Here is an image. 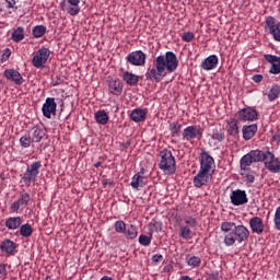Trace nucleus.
Segmentation results:
<instances>
[{
  "label": "nucleus",
  "mask_w": 280,
  "mask_h": 280,
  "mask_svg": "<svg viewBox=\"0 0 280 280\" xmlns=\"http://www.w3.org/2000/svg\"><path fill=\"white\" fill-rule=\"evenodd\" d=\"M5 277H8L7 265L0 262V279H5Z\"/></svg>",
  "instance_id": "47"
},
{
  "label": "nucleus",
  "mask_w": 280,
  "mask_h": 280,
  "mask_svg": "<svg viewBox=\"0 0 280 280\" xmlns=\"http://www.w3.org/2000/svg\"><path fill=\"white\" fill-rule=\"evenodd\" d=\"M132 189H139V187H145L148 185V178L141 175H133L130 183Z\"/></svg>",
  "instance_id": "26"
},
{
  "label": "nucleus",
  "mask_w": 280,
  "mask_h": 280,
  "mask_svg": "<svg viewBox=\"0 0 280 280\" xmlns=\"http://www.w3.org/2000/svg\"><path fill=\"white\" fill-rule=\"evenodd\" d=\"M221 231L228 233L223 241L225 246H233L235 242L242 244V242H247L248 237H250V231L244 225H236L235 222H222Z\"/></svg>",
  "instance_id": "4"
},
{
  "label": "nucleus",
  "mask_w": 280,
  "mask_h": 280,
  "mask_svg": "<svg viewBox=\"0 0 280 280\" xmlns=\"http://www.w3.org/2000/svg\"><path fill=\"white\" fill-rule=\"evenodd\" d=\"M230 200L234 207H242V205H246L248 202V196L246 195V190H233L230 195Z\"/></svg>",
  "instance_id": "12"
},
{
  "label": "nucleus",
  "mask_w": 280,
  "mask_h": 280,
  "mask_svg": "<svg viewBox=\"0 0 280 280\" xmlns=\"http://www.w3.org/2000/svg\"><path fill=\"white\" fill-rule=\"evenodd\" d=\"M264 59L266 60V62H269V65H271L269 69V73H271V75H279L280 57L277 55L267 54V55H264Z\"/></svg>",
  "instance_id": "16"
},
{
  "label": "nucleus",
  "mask_w": 280,
  "mask_h": 280,
  "mask_svg": "<svg viewBox=\"0 0 280 280\" xmlns=\"http://www.w3.org/2000/svg\"><path fill=\"white\" fill-rule=\"evenodd\" d=\"M139 244L141 246H150V244H152V236H148L145 234H141L139 236Z\"/></svg>",
  "instance_id": "42"
},
{
  "label": "nucleus",
  "mask_w": 280,
  "mask_h": 280,
  "mask_svg": "<svg viewBox=\"0 0 280 280\" xmlns=\"http://www.w3.org/2000/svg\"><path fill=\"white\" fill-rule=\"evenodd\" d=\"M145 52L142 50L131 51L127 57L126 61L132 67H144L145 66Z\"/></svg>",
  "instance_id": "10"
},
{
  "label": "nucleus",
  "mask_w": 280,
  "mask_h": 280,
  "mask_svg": "<svg viewBox=\"0 0 280 280\" xmlns=\"http://www.w3.org/2000/svg\"><path fill=\"white\" fill-rule=\"evenodd\" d=\"M266 30L271 34L273 40L280 43V22H277L273 16L266 19Z\"/></svg>",
  "instance_id": "11"
},
{
  "label": "nucleus",
  "mask_w": 280,
  "mask_h": 280,
  "mask_svg": "<svg viewBox=\"0 0 280 280\" xmlns=\"http://www.w3.org/2000/svg\"><path fill=\"white\" fill-rule=\"evenodd\" d=\"M10 56H12V50H10V48H5L4 50H2L1 54V61L5 62V60H8Z\"/></svg>",
  "instance_id": "46"
},
{
  "label": "nucleus",
  "mask_w": 280,
  "mask_h": 280,
  "mask_svg": "<svg viewBox=\"0 0 280 280\" xmlns=\"http://www.w3.org/2000/svg\"><path fill=\"white\" fill-rule=\"evenodd\" d=\"M122 80L126 82V84H128L129 86H135L136 84L139 83V75L132 73V72H129V71H126L124 72L122 74Z\"/></svg>",
  "instance_id": "28"
},
{
  "label": "nucleus",
  "mask_w": 280,
  "mask_h": 280,
  "mask_svg": "<svg viewBox=\"0 0 280 280\" xmlns=\"http://www.w3.org/2000/svg\"><path fill=\"white\" fill-rule=\"evenodd\" d=\"M124 235L127 240H135L137 238V235H139V232L137 230V226L129 225L125 229Z\"/></svg>",
  "instance_id": "30"
},
{
  "label": "nucleus",
  "mask_w": 280,
  "mask_h": 280,
  "mask_svg": "<svg viewBox=\"0 0 280 280\" xmlns=\"http://www.w3.org/2000/svg\"><path fill=\"white\" fill-rule=\"evenodd\" d=\"M185 224L190 226V229H195L196 224H198V221L194 217H188L184 219Z\"/></svg>",
  "instance_id": "44"
},
{
  "label": "nucleus",
  "mask_w": 280,
  "mask_h": 280,
  "mask_svg": "<svg viewBox=\"0 0 280 280\" xmlns=\"http://www.w3.org/2000/svg\"><path fill=\"white\" fill-rule=\"evenodd\" d=\"M34 141L32 140L31 136H22L20 138V145L21 148H30Z\"/></svg>",
  "instance_id": "40"
},
{
  "label": "nucleus",
  "mask_w": 280,
  "mask_h": 280,
  "mask_svg": "<svg viewBox=\"0 0 280 280\" xmlns=\"http://www.w3.org/2000/svg\"><path fill=\"white\" fill-rule=\"evenodd\" d=\"M179 231H180L179 236L183 240H191V237H194V232L189 226L182 225L179 228Z\"/></svg>",
  "instance_id": "35"
},
{
  "label": "nucleus",
  "mask_w": 280,
  "mask_h": 280,
  "mask_svg": "<svg viewBox=\"0 0 280 280\" xmlns=\"http://www.w3.org/2000/svg\"><path fill=\"white\" fill-rule=\"evenodd\" d=\"M116 233H126V222L122 220L116 221L114 224Z\"/></svg>",
  "instance_id": "41"
},
{
  "label": "nucleus",
  "mask_w": 280,
  "mask_h": 280,
  "mask_svg": "<svg viewBox=\"0 0 280 280\" xmlns=\"http://www.w3.org/2000/svg\"><path fill=\"white\" fill-rule=\"evenodd\" d=\"M7 8L14 9V5H16V0H7Z\"/></svg>",
  "instance_id": "50"
},
{
  "label": "nucleus",
  "mask_w": 280,
  "mask_h": 280,
  "mask_svg": "<svg viewBox=\"0 0 280 280\" xmlns=\"http://www.w3.org/2000/svg\"><path fill=\"white\" fill-rule=\"evenodd\" d=\"M0 145H1V141H0Z\"/></svg>",
  "instance_id": "56"
},
{
  "label": "nucleus",
  "mask_w": 280,
  "mask_h": 280,
  "mask_svg": "<svg viewBox=\"0 0 280 280\" xmlns=\"http://www.w3.org/2000/svg\"><path fill=\"white\" fill-rule=\"evenodd\" d=\"M49 56H51V50H49V48H39L32 59L33 67H35V69H44L49 60Z\"/></svg>",
  "instance_id": "7"
},
{
  "label": "nucleus",
  "mask_w": 280,
  "mask_h": 280,
  "mask_svg": "<svg viewBox=\"0 0 280 280\" xmlns=\"http://www.w3.org/2000/svg\"><path fill=\"white\" fill-rule=\"evenodd\" d=\"M4 78L7 80H10V82H14L18 86H21L23 84V75L20 74V72L15 69H7L4 70Z\"/></svg>",
  "instance_id": "18"
},
{
  "label": "nucleus",
  "mask_w": 280,
  "mask_h": 280,
  "mask_svg": "<svg viewBox=\"0 0 280 280\" xmlns=\"http://www.w3.org/2000/svg\"><path fill=\"white\" fill-rule=\"evenodd\" d=\"M160 170L166 174V176H172V174H176V158L172 154L171 150L164 149L160 152Z\"/></svg>",
  "instance_id": "5"
},
{
  "label": "nucleus",
  "mask_w": 280,
  "mask_h": 280,
  "mask_svg": "<svg viewBox=\"0 0 280 280\" xmlns=\"http://www.w3.org/2000/svg\"><path fill=\"white\" fill-rule=\"evenodd\" d=\"M212 141H218V143H222L224 141V131L222 129H214L211 135Z\"/></svg>",
  "instance_id": "38"
},
{
  "label": "nucleus",
  "mask_w": 280,
  "mask_h": 280,
  "mask_svg": "<svg viewBox=\"0 0 280 280\" xmlns=\"http://www.w3.org/2000/svg\"><path fill=\"white\" fill-rule=\"evenodd\" d=\"M226 130L228 135H231V137H237V135H240V121L235 118H231L228 121Z\"/></svg>",
  "instance_id": "25"
},
{
  "label": "nucleus",
  "mask_w": 280,
  "mask_h": 280,
  "mask_svg": "<svg viewBox=\"0 0 280 280\" xmlns=\"http://www.w3.org/2000/svg\"><path fill=\"white\" fill-rule=\"evenodd\" d=\"M47 34V26L45 25H36L33 28V36L34 38H43Z\"/></svg>",
  "instance_id": "34"
},
{
  "label": "nucleus",
  "mask_w": 280,
  "mask_h": 280,
  "mask_svg": "<svg viewBox=\"0 0 280 280\" xmlns=\"http://www.w3.org/2000/svg\"><path fill=\"white\" fill-rule=\"evenodd\" d=\"M246 167L248 166H245L243 168L241 165V170L244 172V173H241V175L244 176L246 183L253 184L255 183V173H253L252 171H248Z\"/></svg>",
  "instance_id": "36"
},
{
  "label": "nucleus",
  "mask_w": 280,
  "mask_h": 280,
  "mask_svg": "<svg viewBox=\"0 0 280 280\" xmlns=\"http://www.w3.org/2000/svg\"><path fill=\"white\" fill-rule=\"evenodd\" d=\"M257 130H259V127H257V124L244 125L242 128L243 139L245 141H250V139H253V137L257 135Z\"/></svg>",
  "instance_id": "20"
},
{
  "label": "nucleus",
  "mask_w": 280,
  "mask_h": 280,
  "mask_svg": "<svg viewBox=\"0 0 280 280\" xmlns=\"http://www.w3.org/2000/svg\"><path fill=\"white\" fill-rule=\"evenodd\" d=\"M279 95H280V85L279 84L272 85L268 93L269 102H275V100H279Z\"/></svg>",
  "instance_id": "31"
},
{
  "label": "nucleus",
  "mask_w": 280,
  "mask_h": 280,
  "mask_svg": "<svg viewBox=\"0 0 280 280\" xmlns=\"http://www.w3.org/2000/svg\"><path fill=\"white\" fill-rule=\"evenodd\" d=\"M32 233H34V229L31 224L25 223L20 226V235L22 237H32Z\"/></svg>",
  "instance_id": "32"
},
{
  "label": "nucleus",
  "mask_w": 280,
  "mask_h": 280,
  "mask_svg": "<svg viewBox=\"0 0 280 280\" xmlns=\"http://www.w3.org/2000/svg\"><path fill=\"white\" fill-rule=\"evenodd\" d=\"M218 57L215 55H210L201 62V69H203V71H212V69L218 67Z\"/></svg>",
  "instance_id": "22"
},
{
  "label": "nucleus",
  "mask_w": 280,
  "mask_h": 280,
  "mask_svg": "<svg viewBox=\"0 0 280 280\" xmlns=\"http://www.w3.org/2000/svg\"><path fill=\"white\" fill-rule=\"evenodd\" d=\"M272 141H275L276 143H280V131L276 132L272 136Z\"/></svg>",
  "instance_id": "51"
},
{
  "label": "nucleus",
  "mask_w": 280,
  "mask_h": 280,
  "mask_svg": "<svg viewBox=\"0 0 280 280\" xmlns=\"http://www.w3.org/2000/svg\"><path fill=\"white\" fill-rule=\"evenodd\" d=\"M184 141H191V139H202V128L200 126H188L183 131Z\"/></svg>",
  "instance_id": "14"
},
{
  "label": "nucleus",
  "mask_w": 280,
  "mask_h": 280,
  "mask_svg": "<svg viewBox=\"0 0 280 280\" xmlns=\"http://www.w3.org/2000/svg\"><path fill=\"white\" fill-rule=\"evenodd\" d=\"M23 224V218L21 217H10L5 220L4 225L9 231H16V229H21Z\"/></svg>",
  "instance_id": "23"
},
{
  "label": "nucleus",
  "mask_w": 280,
  "mask_h": 280,
  "mask_svg": "<svg viewBox=\"0 0 280 280\" xmlns=\"http://www.w3.org/2000/svg\"><path fill=\"white\" fill-rule=\"evenodd\" d=\"M273 224H275L276 231H280V206L276 209Z\"/></svg>",
  "instance_id": "43"
},
{
  "label": "nucleus",
  "mask_w": 280,
  "mask_h": 280,
  "mask_svg": "<svg viewBox=\"0 0 280 280\" xmlns=\"http://www.w3.org/2000/svg\"><path fill=\"white\" fill-rule=\"evenodd\" d=\"M215 167V160L205 149L200 153V168L197 175L194 177L192 183L197 189L209 185V182L213 178V170Z\"/></svg>",
  "instance_id": "3"
},
{
  "label": "nucleus",
  "mask_w": 280,
  "mask_h": 280,
  "mask_svg": "<svg viewBox=\"0 0 280 280\" xmlns=\"http://www.w3.org/2000/svg\"><path fill=\"white\" fill-rule=\"evenodd\" d=\"M45 129H43L42 127L35 126L32 128L31 131V139L33 141V143H40V141H43V138L45 137Z\"/></svg>",
  "instance_id": "24"
},
{
  "label": "nucleus",
  "mask_w": 280,
  "mask_h": 280,
  "mask_svg": "<svg viewBox=\"0 0 280 280\" xmlns=\"http://www.w3.org/2000/svg\"><path fill=\"white\" fill-rule=\"evenodd\" d=\"M94 117H95V121L97 124H101V126H106L108 124L109 117L106 110L104 109L96 112Z\"/></svg>",
  "instance_id": "29"
},
{
  "label": "nucleus",
  "mask_w": 280,
  "mask_h": 280,
  "mask_svg": "<svg viewBox=\"0 0 280 280\" xmlns=\"http://www.w3.org/2000/svg\"><path fill=\"white\" fill-rule=\"evenodd\" d=\"M183 128V125L178 121H173L170 124L168 130L173 137H178L180 135V130Z\"/></svg>",
  "instance_id": "33"
},
{
  "label": "nucleus",
  "mask_w": 280,
  "mask_h": 280,
  "mask_svg": "<svg viewBox=\"0 0 280 280\" xmlns=\"http://www.w3.org/2000/svg\"><path fill=\"white\" fill-rule=\"evenodd\" d=\"M23 38H25V33L23 27L20 26L12 33V40H14V43H21Z\"/></svg>",
  "instance_id": "37"
},
{
  "label": "nucleus",
  "mask_w": 280,
  "mask_h": 280,
  "mask_svg": "<svg viewBox=\"0 0 280 280\" xmlns=\"http://www.w3.org/2000/svg\"><path fill=\"white\" fill-rule=\"evenodd\" d=\"M252 80L254 82H256V84H259V82H262L264 81V75L262 74H254Z\"/></svg>",
  "instance_id": "48"
},
{
  "label": "nucleus",
  "mask_w": 280,
  "mask_h": 280,
  "mask_svg": "<svg viewBox=\"0 0 280 280\" xmlns=\"http://www.w3.org/2000/svg\"><path fill=\"white\" fill-rule=\"evenodd\" d=\"M60 8L70 16H78L80 14V0H63L60 2Z\"/></svg>",
  "instance_id": "9"
},
{
  "label": "nucleus",
  "mask_w": 280,
  "mask_h": 280,
  "mask_svg": "<svg viewBox=\"0 0 280 280\" xmlns=\"http://www.w3.org/2000/svg\"><path fill=\"white\" fill-rule=\"evenodd\" d=\"M252 163H264L268 172L280 174V160L269 148L265 152L259 149L252 150L241 159V166L243 168L250 167Z\"/></svg>",
  "instance_id": "2"
},
{
  "label": "nucleus",
  "mask_w": 280,
  "mask_h": 280,
  "mask_svg": "<svg viewBox=\"0 0 280 280\" xmlns=\"http://www.w3.org/2000/svg\"><path fill=\"white\" fill-rule=\"evenodd\" d=\"M117 110H119V106H115V113H117Z\"/></svg>",
  "instance_id": "55"
},
{
  "label": "nucleus",
  "mask_w": 280,
  "mask_h": 280,
  "mask_svg": "<svg viewBox=\"0 0 280 280\" xmlns=\"http://www.w3.org/2000/svg\"><path fill=\"white\" fill-rule=\"evenodd\" d=\"M249 226L250 230L256 233L257 235H261V233H264V220H261V218L259 217H254L249 220Z\"/></svg>",
  "instance_id": "21"
},
{
  "label": "nucleus",
  "mask_w": 280,
  "mask_h": 280,
  "mask_svg": "<svg viewBox=\"0 0 280 280\" xmlns=\"http://www.w3.org/2000/svg\"><path fill=\"white\" fill-rule=\"evenodd\" d=\"M57 108L58 104H56V98L47 97L42 106V113L46 119H51V115H56Z\"/></svg>",
  "instance_id": "13"
},
{
  "label": "nucleus",
  "mask_w": 280,
  "mask_h": 280,
  "mask_svg": "<svg viewBox=\"0 0 280 280\" xmlns=\"http://www.w3.org/2000/svg\"><path fill=\"white\" fill-rule=\"evenodd\" d=\"M172 270H173L172 265H167V266H165V267L163 268V272H172Z\"/></svg>",
  "instance_id": "52"
},
{
  "label": "nucleus",
  "mask_w": 280,
  "mask_h": 280,
  "mask_svg": "<svg viewBox=\"0 0 280 280\" xmlns=\"http://www.w3.org/2000/svg\"><path fill=\"white\" fill-rule=\"evenodd\" d=\"M30 200H32V197L30 196V194L27 192H21L20 197L18 198V200H15L10 209L13 213H19V209H25V207H27V205H30Z\"/></svg>",
  "instance_id": "15"
},
{
  "label": "nucleus",
  "mask_w": 280,
  "mask_h": 280,
  "mask_svg": "<svg viewBox=\"0 0 280 280\" xmlns=\"http://www.w3.org/2000/svg\"><path fill=\"white\" fill-rule=\"evenodd\" d=\"M200 264H202V259L198 256H191L190 258H187V265L190 268H199Z\"/></svg>",
  "instance_id": "39"
},
{
  "label": "nucleus",
  "mask_w": 280,
  "mask_h": 280,
  "mask_svg": "<svg viewBox=\"0 0 280 280\" xmlns=\"http://www.w3.org/2000/svg\"><path fill=\"white\" fill-rule=\"evenodd\" d=\"M163 259V255H161V254H154L153 256H152V261H153V264H160V261Z\"/></svg>",
  "instance_id": "49"
},
{
  "label": "nucleus",
  "mask_w": 280,
  "mask_h": 280,
  "mask_svg": "<svg viewBox=\"0 0 280 280\" xmlns=\"http://www.w3.org/2000/svg\"><path fill=\"white\" fill-rule=\"evenodd\" d=\"M182 40H184V43H191V40H194V33L191 32L184 33L182 36Z\"/></svg>",
  "instance_id": "45"
},
{
  "label": "nucleus",
  "mask_w": 280,
  "mask_h": 280,
  "mask_svg": "<svg viewBox=\"0 0 280 280\" xmlns=\"http://www.w3.org/2000/svg\"><path fill=\"white\" fill-rule=\"evenodd\" d=\"M145 110L141 108H136L130 114L131 121H135L136 124H139L141 121H145Z\"/></svg>",
  "instance_id": "27"
},
{
  "label": "nucleus",
  "mask_w": 280,
  "mask_h": 280,
  "mask_svg": "<svg viewBox=\"0 0 280 280\" xmlns=\"http://www.w3.org/2000/svg\"><path fill=\"white\" fill-rule=\"evenodd\" d=\"M102 166V162H97L94 164V167H101Z\"/></svg>",
  "instance_id": "54"
},
{
  "label": "nucleus",
  "mask_w": 280,
  "mask_h": 280,
  "mask_svg": "<svg viewBox=\"0 0 280 280\" xmlns=\"http://www.w3.org/2000/svg\"><path fill=\"white\" fill-rule=\"evenodd\" d=\"M143 174H145V168L142 167L136 175L143 176Z\"/></svg>",
  "instance_id": "53"
},
{
  "label": "nucleus",
  "mask_w": 280,
  "mask_h": 280,
  "mask_svg": "<svg viewBox=\"0 0 280 280\" xmlns=\"http://www.w3.org/2000/svg\"><path fill=\"white\" fill-rule=\"evenodd\" d=\"M40 162H33L30 166L26 167L22 180L25 185H27V187H30L32 183H36L38 174H40Z\"/></svg>",
  "instance_id": "6"
},
{
  "label": "nucleus",
  "mask_w": 280,
  "mask_h": 280,
  "mask_svg": "<svg viewBox=\"0 0 280 280\" xmlns=\"http://www.w3.org/2000/svg\"><path fill=\"white\" fill-rule=\"evenodd\" d=\"M178 69V57L174 51H166L155 58L154 65L149 67L145 72L147 80L160 82L161 78L174 73Z\"/></svg>",
  "instance_id": "1"
},
{
  "label": "nucleus",
  "mask_w": 280,
  "mask_h": 280,
  "mask_svg": "<svg viewBox=\"0 0 280 280\" xmlns=\"http://www.w3.org/2000/svg\"><path fill=\"white\" fill-rule=\"evenodd\" d=\"M238 119L243 124L257 121L259 119V112L255 107H244L241 110H238Z\"/></svg>",
  "instance_id": "8"
},
{
  "label": "nucleus",
  "mask_w": 280,
  "mask_h": 280,
  "mask_svg": "<svg viewBox=\"0 0 280 280\" xmlns=\"http://www.w3.org/2000/svg\"><path fill=\"white\" fill-rule=\"evenodd\" d=\"M108 91L112 95L119 96L124 92V84L119 79H110L107 81Z\"/></svg>",
  "instance_id": "19"
},
{
  "label": "nucleus",
  "mask_w": 280,
  "mask_h": 280,
  "mask_svg": "<svg viewBox=\"0 0 280 280\" xmlns=\"http://www.w3.org/2000/svg\"><path fill=\"white\" fill-rule=\"evenodd\" d=\"M0 250L4 255H7V257H14V255H16V253H18L16 243H14V241H12V240L5 238L0 244Z\"/></svg>",
  "instance_id": "17"
}]
</instances>
